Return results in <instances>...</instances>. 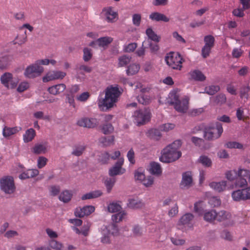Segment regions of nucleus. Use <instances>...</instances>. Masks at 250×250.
I'll return each mask as SVG.
<instances>
[{"mask_svg":"<svg viewBox=\"0 0 250 250\" xmlns=\"http://www.w3.org/2000/svg\"><path fill=\"white\" fill-rule=\"evenodd\" d=\"M9 64V58L3 57L0 59V69L4 70L6 69Z\"/></svg>","mask_w":250,"mask_h":250,"instance_id":"obj_49","label":"nucleus"},{"mask_svg":"<svg viewBox=\"0 0 250 250\" xmlns=\"http://www.w3.org/2000/svg\"><path fill=\"white\" fill-rule=\"evenodd\" d=\"M66 88V85L63 83H61L49 87L48 91L51 94L56 95L63 92Z\"/></svg>","mask_w":250,"mask_h":250,"instance_id":"obj_15","label":"nucleus"},{"mask_svg":"<svg viewBox=\"0 0 250 250\" xmlns=\"http://www.w3.org/2000/svg\"><path fill=\"white\" fill-rule=\"evenodd\" d=\"M220 89L219 85H209L205 88V91L202 93H207L209 95H213Z\"/></svg>","mask_w":250,"mask_h":250,"instance_id":"obj_30","label":"nucleus"},{"mask_svg":"<svg viewBox=\"0 0 250 250\" xmlns=\"http://www.w3.org/2000/svg\"><path fill=\"white\" fill-rule=\"evenodd\" d=\"M121 209V206L116 202H112L108 206V210L110 212H117L120 211Z\"/></svg>","mask_w":250,"mask_h":250,"instance_id":"obj_41","label":"nucleus"},{"mask_svg":"<svg viewBox=\"0 0 250 250\" xmlns=\"http://www.w3.org/2000/svg\"><path fill=\"white\" fill-rule=\"evenodd\" d=\"M230 218L231 214L229 212L225 210H221L217 213L216 220L219 222H222L229 220Z\"/></svg>","mask_w":250,"mask_h":250,"instance_id":"obj_24","label":"nucleus"},{"mask_svg":"<svg viewBox=\"0 0 250 250\" xmlns=\"http://www.w3.org/2000/svg\"><path fill=\"white\" fill-rule=\"evenodd\" d=\"M226 102V97L224 94H220L215 98V103L218 104H222Z\"/></svg>","mask_w":250,"mask_h":250,"instance_id":"obj_54","label":"nucleus"},{"mask_svg":"<svg viewBox=\"0 0 250 250\" xmlns=\"http://www.w3.org/2000/svg\"><path fill=\"white\" fill-rule=\"evenodd\" d=\"M46 151V147L43 144H36L33 148V152L36 154L45 153Z\"/></svg>","mask_w":250,"mask_h":250,"instance_id":"obj_37","label":"nucleus"},{"mask_svg":"<svg viewBox=\"0 0 250 250\" xmlns=\"http://www.w3.org/2000/svg\"><path fill=\"white\" fill-rule=\"evenodd\" d=\"M149 18L151 20L156 21H164L167 22L169 21V18L167 17L165 15L157 12L152 13L149 15Z\"/></svg>","mask_w":250,"mask_h":250,"instance_id":"obj_14","label":"nucleus"},{"mask_svg":"<svg viewBox=\"0 0 250 250\" xmlns=\"http://www.w3.org/2000/svg\"><path fill=\"white\" fill-rule=\"evenodd\" d=\"M85 146H76L72 152V154L76 156H80L82 155Z\"/></svg>","mask_w":250,"mask_h":250,"instance_id":"obj_46","label":"nucleus"},{"mask_svg":"<svg viewBox=\"0 0 250 250\" xmlns=\"http://www.w3.org/2000/svg\"><path fill=\"white\" fill-rule=\"evenodd\" d=\"M171 242L176 246H182L184 245L186 242L185 240L183 239H179L174 237H171L170 238Z\"/></svg>","mask_w":250,"mask_h":250,"instance_id":"obj_63","label":"nucleus"},{"mask_svg":"<svg viewBox=\"0 0 250 250\" xmlns=\"http://www.w3.org/2000/svg\"><path fill=\"white\" fill-rule=\"evenodd\" d=\"M66 75V73L62 71H55L52 72L49 75L44 76L42 78L44 83L48 82L53 80L62 79Z\"/></svg>","mask_w":250,"mask_h":250,"instance_id":"obj_12","label":"nucleus"},{"mask_svg":"<svg viewBox=\"0 0 250 250\" xmlns=\"http://www.w3.org/2000/svg\"><path fill=\"white\" fill-rule=\"evenodd\" d=\"M140 69V65L137 64L129 65L126 69V72L128 76H132L136 74Z\"/></svg>","mask_w":250,"mask_h":250,"instance_id":"obj_35","label":"nucleus"},{"mask_svg":"<svg viewBox=\"0 0 250 250\" xmlns=\"http://www.w3.org/2000/svg\"><path fill=\"white\" fill-rule=\"evenodd\" d=\"M131 57L127 55H123L118 59V66L123 67L128 64L131 61Z\"/></svg>","mask_w":250,"mask_h":250,"instance_id":"obj_38","label":"nucleus"},{"mask_svg":"<svg viewBox=\"0 0 250 250\" xmlns=\"http://www.w3.org/2000/svg\"><path fill=\"white\" fill-rule=\"evenodd\" d=\"M226 176L229 180L233 181L238 177L237 171L235 169L226 172Z\"/></svg>","mask_w":250,"mask_h":250,"instance_id":"obj_50","label":"nucleus"},{"mask_svg":"<svg viewBox=\"0 0 250 250\" xmlns=\"http://www.w3.org/2000/svg\"><path fill=\"white\" fill-rule=\"evenodd\" d=\"M95 210V207L91 205L85 206L83 208H76L74 214L77 217L82 218L85 216H88L93 212Z\"/></svg>","mask_w":250,"mask_h":250,"instance_id":"obj_10","label":"nucleus"},{"mask_svg":"<svg viewBox=\"0 0 250 250\" xmlns=\"http://www.w3.org/2000/svg\"><path fill=\"white\" fill-rule=\"evenodd\" d=\"M182 58L180 55H179V59L177 60L178 61L174 63L173 62H172L171 59H167V64L173 69L180 70L182 68Z\"/></svg>","mask_w":250,"mask_h":250,"instance_id":"obj_26","label":"nucleus"},{"mask_svg":"<svg viewBox=\"0 0 250 250\" xmlns=\"http://www.w3.org/2000/svg\"><path fill=\"white\" fill-rule=\"evenodd\" d=\"M103 13L104 14L105 20L109 22H113L117 16L116 12L113 11L110 7L104 8L103 10Z\"/></svg>","mask_w":250,"mask_h":250,"instance_id":"obj_13","label":"nucleus"},{"mask_svg":"<svg viewBox=\"0 0 250 250\" xmlns=\"http://www.w3.org/2000/svg\"><path fill=\"white\" fill-rule=\"evenodd\" d=\"M47 161V159L46 158L43 156L39 157L38 159V167L41 168L44 167L46 164Z\"/></svg>","mask_w":250,"mask_h":250,"instance_id":"obj_64","label":"nucleus"},{"mask_svg":"<svg viewBox=\"0 0 250 250\" xmlns=\"http://www.w3.org/2000/svg\"><path fill=\"white\" fill-rule=\"evenodd\" d=\"M205 23V20H202L201 21L193 20L190 23L189 26L193 28H196L202 26Z\"/></svg>","mask_w":250,"mask_h":250,"instance_id":"obj_61","label":"nucleus"},{"mask_svg":"<svg viewBox=\"0 0 250 250\" xmlns=\"http://www.w3.org/2000/svg\"><path fill=\"white\" fill-rule=\"evenodd\" d=\"M99 142L104 146H110L114 144V137L113 136L102 137L100 138Z\"/></svg>","mask_w":250,"mask_h":250,"instance_id":"obj_28","label":"nucleus"},{"mask_svg":"<svg viewBox=\"0 0 250 250\" xmlns=\"http://www.w3.org/2000/svg\"><path fill=\"white\" fill-rule=\"evenodd\" d=\"M19 131L17 127H9L5 126L2 131V134L4 137H8L13 135Z\"/></svg>","mask_w":250,"mask_h":250,"instance_id":"obj_32","label":"nucleus"},{"mask_svg":"<svg viewBox=\"0 0 250 250\" xmlns=\"http://www.w3.org/2000/svg\"><path fill=\"white\" fill-rule=\"evenodd\" d=\"M160 131V128L159 129H150L147 132V136L151 139L158 140L161 137Z\"/></svg>","mask_w":250,"mask_h":250,"instance_id":"obj_18","label":"nucleus"},{"mask_svg":"<svg viewBox=\"0 0 250 250\" xmlns=\"http://www.w3.org/2000/svg\"><path fill=\"white\" fill-rule=\"evenodd\" d=\"M181 151H175L169 147L166 146L161 151V156L159 158L161 162L165 163H169L175 161L181 157Z\"/></svg>","mask_w":250,"mask_h":250,"instance_id":"obj_3","label":"nucleus"},{"mask_svg":"<svg viewBox=\"0 0 250 250\" xmlns=\"http://www.w3.org/2000/svg\"><path fill=\"white\" fill-rule=\"evenodd\" d=\"M208 203L211 206L216 207L220 205L221 200L216 197H212L209 199Z\"/></svg>","mask_w":250,"mask_h":250,"instance_id":"obj_55","label":"nucleus"},{"mask_svg":"<svg viewBox=\"0 0 250 250\" xmlns=\"http://www.w3.org/2000/svg\"><path fill=\"white\" fill-rule=\"evenodd\" d=\"M50 247L55 250H61L62 244L56 240H52L49 242Z\"/></svg>","mask_w":250,"mask_h":250,"instance_id":"obj_56","label":"nucleus"},{"mask_svg":"<svg viewBox=\"0 0 250 250\" xmlns=\"http://www.w3.org/2000/svg\"><path fill=\"white\" fill-rule=\"evenodd\" d=\"M0 189L5 194H11L16 190V187L13 177L3 176L0 179Z\"/></svg>","mask_w":250,"mask_h":250,"instance_id":"obj_4","label":"nucleus"},{"mask_svg":"<svg viewBox=\"0 0 250 250\" xmlns=\"http://www.w3.org/2000/svg\"><path fill=\"white\" fill-rule=\"evenodd\" d=\"M102 195V192L101 190H94L83 195L81 197V199L82 200H85L96 198L101 196Z\"/></svg>","mask_w":250,"mask_h":250,"instance_id":"obj_17","label":"nucleus"},{"mask_svg":"<svg viewBox=\"0 0 250 250\" xmlns=\"http://www.w3.org/2000/svg\"><path fill=\"white\" fill-rule=\"evenodd\" d=\"M193 218V215L190 213L184 215L180 219L179 223L182 225L189 224Z\"/></svg>","mask_w":250,"mask_h":250,"instance_id":"obj_39","label":"nucleus"},{"mask_svg":"<svg viewBox=\"0 0 250 250\" xmlns=\"http://www.w3.org/2000/svg\"><path fill=\"white\" fill-rule=\"evenodd\" d=\"M127 205L131 208H139L144 206V203L138 199H129Z\"/></svg>","mask_w":250,"mask_h":250,"instance_id":"obj_19","label":"nucleus"},{"mask_svg":"<svg viewBox=\"0 0 250 250\" xmlns=\"http://www.w3.org/2000/svg\"><path fill=\"white\" fill-rule=\"evenodd\" d=\"M250 171L245 169H239L237 171V176L238 177L244 178L249 177Z\"/></svg>","mask_w":250,"mask_h":250,"instance_id":"obj_60","label":"nucleus"},{"mask_svg":"<svg viewBox=\"0 0 250 250\" xmlns=\"http://www.w3.org/2000/svg\"><path fill=\"white\" fill-rule=\"evenodd\" d=\"M173 98L168 103L171 105L174 106V108L177 111L181 113H185L188 109V101L187 99L184 98L182 100L179 99V96L176 94H172Z\"/></svg>","mask_w":250,"mask_h":250,"instance_id":"obj_5","label":"nucleus"},{"mask_svg":"<svg viewBox=\"0 0 250 250\" xmlns=\"http://www.w3.org/2000/svg\"><path fill=\"white\" fill-rule=\"evenodd\" d=\"M103 228H106L108 230V232L113 235H117L119 233L118 227L116 223H111Z\"/></svg>","mask_w":250,"mask_h":250,"instance_id":"obj_34","label":"nucleus"},{"mask_svg":"<svg viewBox=\"0 0 250 250\" xmlns=\"http://www.w3.org/2000/svg\"><path fill=\"white\" fill-rule=\"evenodd\" d=\"M126 213L123 211L119 213L115 214L112 216V220L114 223H118L122 220L124 216L125 215Z\"/></svg>","mask_w":250,"mask_h":250,"instance_id":"obj_45","label":"nucleus"},{"mask_svg":"<svg viewBox=\"0 0 250 250\" xmlns=\"http://www.w3.org/2000/svg\"><path fill=\"white\" fill-rule=\"evenodd\" d=\"M223 132L222 125L220 123L216 122L214 125L206 127L204 130V137L208 141L218 139Z\"/></svg>","mask_w":250,"mask_h":250,"instance_id":"obj_2","label":"nucleus"},{"mask_svg":"<svg viewBox=\"0 0 250 250\" xmlns=\"http://www.w3.org/2000/svg\"><path fill=\"white\" fill-rule=\"evenodd\" d=\"M150 172L156 175H159L162 173V169L160 165L158 163L155 162H151L150 164Z\"/></svg>","mask_w":250,"mask_h":250,"instance_id":"obj_20","label":"nucleus"},{"mask_svg":"<svg viewBox=\"0 0 250 250\" xmlns=\"http://www.w3.org/2000/svg\"><path fill=\"white\" fill-rule=\"evenodd\" d=\"M125 169H120L116 167H112L109 169V175L111 177H113L118 175L123 174L125 172Z\"/></svg>","mask_w":250,"mask_h":250,"instance_id":"obj_42","label":"nucleus"},{"mask_svg":"<svg viewBox=\"0 0 250 250\" xmlns=\"http://www.w3.org/2000/svg\"><path fill=\"white\" fill-rule=\"evenodd\" d=\"M217 212L215 210L212 209L206 211L204 213V219L208 222H211L216 219Z\"/></svg>","mask_w":250,"mask_h":250,"instance_id":"obj_22","label":"nucleus"},{"mask_svg":"<svg viewBox=\"0 0 250 250\" xmlns=\"http://www.w3.org/2000/svg\"><path fill=\"white\" fill-rule=\"evenodd\" d=\"M72 198V194L68 190L62 191L59 195V199L64 203H68Z\"/></svg>","mask_w":250,"mask_h":250,"instance_id":"obj_36","label":"nucleus"},{"mask_svg":"<svg viewBox=\"0 0 250 250\" xmlns=\"http://www.w3.org/2000/svg\"><path fill=\"white\" fill-rule=\"evenodd\" d=\"M36 135L35 131L33 128L27 129L23 135V141L25 143L31 141Z\"/></svg>","mask_w":250,"mask_h":250,"instance_id":"obj_29","label":"nucleus"},{"mask_svg":"<svg viewBox=\"0 0 250 250\" xmlns=\"http://www.w3.org/2000/svg\"><path fill=\"white\" fill-rule=\"evenodd\" d=\"M198 162L205 167H210L212 165L211 159L205 155H201L198 159Z\"/></svg>","mask_w":250,"mask_h":250,"instance_id":"obj_40","label":"nucleus"},{"mask_svg":"<svg viewBox=\"0 0 250 250\" xmlns=\"http://www.w3.org/2000/svg\"><path fill=\"white\" fill-rule=\"evenodd\" d=\"M235 185L236 187L242 188L247 186L248 183L245 178L239 177V178H237L235 183Z\"/></svg>","mask_w":250,"mask_h":250,"instance_id":"obj_51","label":"nucleus"},{"mask_svg":"<svg viewBox=\"0 0 250 250\" xmlns=\"http://www.w3.org/2000/svg\"><path fill=\"white\" fill-rule=\"evenodd\" d=\"M43 71V67L36 62L26 67L24 75L26 78L32 79L40 76Z\"/></svg>","mask_w":250,"mask_h":250,"instance_id":"obj_8","label":"nucleus"},{"mask_svg":"<svg viewBox=\"0 0 250 250\" xmlns=\"http://www.w3.org/2000/svg\"><path fill=\"white\" fill-rule=\"evenodd\" d=\"M205 45L213 47L214 45L215 39L212 35H207L204 37V39Z\"/></svg>","mask_w":250,"mask_h":250,"instance_id":"obj_47","label":"nucleus"},{"mask_svg":"<svg viewBox=\"0 0 250 250\" xmlns=\"http://www.w3.org/2000/svg\"><path fill=\"white\" fill-rule=\"evenodd\" d=\"M99 122L97 119L93 118L83 117L79 119L77 125L81 127L93 128L97 126Z\"/></svg>","mask_w":250,"mask_h":250,"instance_id":"obj_9","label":"nucleus"},{"mask_svg":"<svg viewBox=\"0 0 250 250\" xmlns=\"http://www.w3.org/2000/svg\"><path fill=\"white\" fill-rule=\"evenodd\" d=\"M114 127L110 123L104 124L102 127V131L104 134H108L113 131Z\"/></svg>","mask_w":250,"mask_h":250,"instance_id":"obj_48","label":"nucleus"},{"mask_svg":"<svg viewBox=\"0 0 250 250\" xmlns=\"http://www.w3.org/2000/svg\"><path fill=\"white\" fill-rule=\"evenodd\" d=\"M121 93L117 87L107 88L105 97L99 103V106L103 111H107L113 106L114 103L117 102L118 98Z\"/></svg>","mask_w":250,"mask_h":250,"instance_id":"obj_1","label":"nucleus"},{"mask_svg":"<svg viewBox=\"0 0 250 250\" xmlns=\"http://www.w3.org/2000/svg\"><path fill=\"white\" fill-rule=\"evenodd\" d=\"M101 233L102 236L101 238V242L103 244H110L111 243L110 233L108 232V230L106 228L101 229Z\"/></svg>","mask_w":250,"mask_h":250,"instance_id":"obj_23","label":"nucleus"},{"mask_svg":"<svg viewBox=\"0 0 250 250\" xmlns=\"http://www.w3.org/2000/svg\"><path fill=\"white\" fill-rule=\"evenodd\" d=\"M150 111L148 108L137 111L134 113L135 123L137 125H141L148 122L150 119Z\"/></svg>","mask_w":250,"mask_h":250,"instance_id":"obj_7","label":"nucleus"},{"mask_svg":"<svg viewBox=\"0 0 250 250\" xmlns=\"http://www.w3.org/2000/svg\"><path fill=\"white\" fill-rule=\"evenodd\" d=\"M211 188L217 192H221L226 189L227 186V182L222 181L219 182H213L209 184Z\"/></svg>","mask_w":250,"mask_h":250,"instance_id":"obj_16","label":"nucleus"},{"mask_svg":"<svg viewBox=\"0 0 250 250\" xmlns=\"http://www.w3.org/2000/svg\"><path fill=\"white\" fill-rule=\"evenodd\" d=\"M146 33L148 38L151 41L157 42L160 41V37L153 31L151 28H147L146 31Z\"/></svg>","mask_w":250,"mask_h":250,"instance_id":"obj_33","label":"nucleus"},{"mask_svg":"<svg viewBox=\"0 0 250 250\" xmlns=\"http://www.w3.org/2000/svg\"><path fill=\"white\" fill-rule=\"evenodd\" d=\"M137 98L138 102L143 105H148L151 102L150 96L145 94H141Z\"/></svg>","mask_w":250,"mask_h":250,"instance_id":"obj_27","label":"nucleus"},{"mask_svg":"<svg viewBox=\"0 0 250 250\" xmlns=\"http://www.w3.org/2000/svg\"><path fill=\"white\" fill-rule=\"evenodd\" d=\"M141 21V16L139 14H134L132 16V22L134 25L139 26Z\"/></svg>","mask_w":250,"mask_h":250,"instance_id":"obj_57","label":"nucleus"},{"mask_svg":"<svg viewBox=\"0 0 250 250\" xmlns=\"http://www.w3.org/2000/svg\"><path fill=\"white\" fill-rule=\"evenodd\" d=\"M113 41L112 38L109 37H101L97 40V43L98 46L104 47L107 46Z\"/></svg>","mask_w":250,"mask_h":250,"instance_id":"obj_25","label":"nucleus"},{"mask_svg":"<svg viewBox=\"0 0 250 250\" xmlns=\"http://www.w3.org/2000/svg\"><path fill=\"white\" fill-rule=\"evenodd\" d=\"M192 184V177L190 171H186L182 174V178L180 183L181 188H188Z\"/></svg>","mask_w":250,"mask_h":250,"instance_id":"obj_11","label":"nucleus"},{"mask_svg":"<svg viewBox=\"0 0 250 250\" xmlns=\"http://www.w3.org/2000/svg\"><path fill=\"white\" fill-rule=\"evenodd\" d=\"M250 90V86H243L240 88V96L241 98H245L247 100L248 99L249 95L248 92Z\"/></svg>","mask_w":250,"mask_h":250,"instance_id":"obj_44","label":"nucleus"},{"mask_svg":"<svg viewBox=\"0 0 250 250\" xmlns=\"http://www.w3.org/2000/svg\"><path fill=\"white\" fill-rule=\"evenodd\" d=\"M116 182V178L114 177L107 178L104 181V184L107 188V192H110L112 188Z\"/></svg>","mask_w":250,"mask_h":250,"instance_id":"obj_43","label":"nucleus"},{"mask_svg":"<svg viewBox=\"0 0 250 250\" xmlns=\"http://www.w3.org/2000/svg\"><path fill=\"white\" fill-rule=\"evenodd\" d=\"M212 47L204 45L202 48V55L203 58H206L210 54V50Z\"/></svg>","mask_w":250,"mask_h":250,"instance_id":"obj_58","label":"nucleus"},{"mask_svg":"<svg viewBox=\"0 0 250 250\" xmlns=\"http://www.w3.org/2000/svg\"><path fill=\"white\" fill-rule=\"evenodd\" d=\"M83 59L85 62L89 61L92 57V54L91 52V49L88 48H84L83 50Z\"/></svg>","mask_w":250,"mask_h":250,"instance_id":"obj_52","label":"nucleus"},{"mask_svg":"<svg viewBox=\"0 0 250 250\" xmlns=\"http://www.w3.org/2000/svg\"><path fill=\"white\" fill-rule=\"evenodd\" d=\"M190 74L191 78L197 81L202 82L206 79V76L199 70H194L191 71Z\"/></svg>","mask_w":250,"mask_h":250,"instance_id":"obj_21","label":"nucleus"},{"mask_svg":"<svg viewBox=\"0 0 250 250\" xmlns=\"http://www.w3.org/2000/svg\"><path fill=\"white\" fill-rule=\"evenodd\" d=\"M154 182V178L153 177L149 176H148L146 178H145L143 181V184L146 186V187H150L153 184Z\"/></svg>","mask_w":250,"mask_h":250,"instance_id":"obj_62","label":"nucleus"},{"mask_svg":"<svg viewBox=\"0 0 250 250\" xmlns=\"http://www.w3.org/2000/svg\"><path fill=\"white\" fill-rule=\"evenodd\" d=\"M232 200L235 202L250 200V187L233 191L231 194Z\"/></svg>","mask_w":250,"mask_h":250,"instance_id":"obj_6","label":"nucleus"},{"mask_svg":"<svg viewBox=\"0 0 250 250\" xmlns=\"http://www.w3.org/2000/svg\"><path fill=\"white\" fill-rule=\"evenodd\" d=\"M175 125L172 124H165L159 126L161 131H168L174 128Z\"/></svg>","mask_w":250,"mask_h":250,"instance_id":"obj_59","label":"nucleus"},{"mask_svg":"<svg viewBox=\"0 0 250 250\" xmlns=\"http://www.w3.org/2000/svg\"><path fill=\"white\" fill-rule=\"evenodd\" d=\"M12 75L10 73H5L0 77L1 83L6 87H9V83L12 82Z\"/></svg>","mask_w":250,"mask_h":250,"instance_id":"obj_31","label":"nucleus"},{"mask_svg":"<svg viewBox=\"0 0 250 250\" xmlns=\"http://www.w3.org/2000/svg\"><path fill=\"white\" fill-rule=\"evenodd\" d=\"M182 145V142L180 140H177L174 141L172 144L168 145L167 146H169L170 148L172 149L175 151H179L178 149Z\"/></svg>","mask_w":250,"mask_h":250,"instance_id":"obj_53","label":"nucleus"}]
</instances>
